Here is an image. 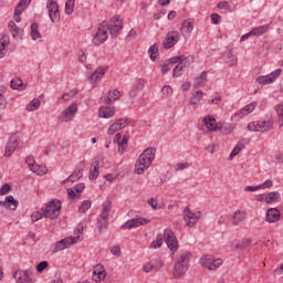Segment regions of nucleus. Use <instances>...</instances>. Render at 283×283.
Segmentation results:
<instances>
[{"instance_id":"f257e3e1","label":"nucleus","mask_w":283,"mask_h":283,"mask_svg":"<svg viewBox=\"0 0 283 283\" xmlns=\"http://www.w3.org/2000/svg\"><path fill=\"white\" fill-rule=\"evenodd\" d=\"M156 158V148H146L135 165V174H143L145 169H148Z\"/></svg>"},{"instance_id":"f03ea898","label":"nucleus","mask_w":283,"mask_h":283,"mask_svg":"<svg viewBox=\"0 0 283 283\" xmlns=\"http://www.w3.org/2000/svg\"><path fill=\"white\" fill-rule=\"evenodd\" d=\"M189 258H191V252H184L178 261L175 263L172 275L176 280H180L189 271Z\"/></svg>"},{"instance_id":"7ed1b4c3","label":"nucleus","mask_w":283,"mask_h":283,"mask_svg":"<svg viewBox=\"0 0 283 283\" xmlns=\"http://www.w3.org/2000/svg\"><path fill=\"white\" fill-rule=\"evenodd\" d=\"M61 216V200L52 199L43 209V217L49 220H56Z\"/></svg>"},{"instance_id":"20e7f679","label":"nucleus","mask_w":283,"mask_h":283,"mask_svg":"<svg viewBox=\"0 0 283 283\" xmlns=\"http://www.w3.org/2000/svg\"><path fill=\"white\" fill-rule=\"evenodd\" d=\"M203 123L209 132H216V129H220L221 134H231L233 130L230 124H222L220 127H218V124H216V117L211 115H207L203 118Z\"/></svg>"},{"instance_id":"39448f33","label":"nucleus","mask_w":283,"mask_h":283,"mask_svg":"<svg viewBox=\"0 0 283 283\" xmlns=\"http://www.w3.org/2000/svg\"><path fill=\"white\" fill-rule=\"evenodd\" d=\"M80 235L76 237H66L57 242L54 243L52 253H59V251H64V249H67L72 247V244H76L78 242Z\"/></svg>"},{"instance_id":"423d86ee","label":"nucleus","mask_w":283,"mask_h":283,"mask_svg":"<svg viewBox=\"0 0 283 283\" xmlns=\"http://www.w3.org/2000/svg\"><path fill=\"white\" fill-rule=\"evenodd\" d=\"M164 240L168 247V249H170V251L172 253H176V251H178V239L176 238V233L174 232V230L167 228L164 230Z\"/></svg>"},{"instance_id":"0eeeda50","label":"nucleus","mask_w":283,"mask_h":283,"mask_svg":"<svg viewBox=\"0 0 283 283\" xmlns=\"http://www.w3.org/2000/svg\"><path fill=\"white\" fill-rule=\"evenodd\" d=\"M105 25L109 31L111 36H113V39H116L120 30H123V20L120 19V17L115 15L111 19V23L107 24V22H105Z\"/></svg>"},{"instance_id":"6e6552de","label":"nucleus","mask_w":283,"mask_h":283,"mask_svg":"<svg viewBox=\"0 0 283 283\" xmlns=\"http://www.w3.org/2000/svg\"><path fill=\"white\" fill-rule=\"evenodd\" d=\"M273 128V123L265 120L252 122L248 125V132H269Z\"/></svg>"},{"instance_id":"1a4fd4ad","label":"nucleus","mask_w":283,"mask_h":283,"mask_svg":"<svg viewBox=\"0 0 283 283\" xmlns=\"http://www.w3.org/2000/svg\"><path fill=\"white\" fill-rule=\"evenodd\" d=\"M280 74H282V69L275 70L268 75H262L256 78V83L260 85H271V83H275L277 81Z\"/></svg>"},{"instance_id":"9d476101","label":"nucleus","mask_w":283,"mask_h":283,"mask_svg":"<svg viewBox=\"0 0 283 283\" xmlns=\"http://www.w3.org/2000/svg\"><path fill=\"white\" fill-rule=\"evenodd\" d=\"M76 112H78V105L71 104L62 112L60 117L61 123H70V120H73L74 116H76Z\"/></svg>"},{"instance_id":"9b49d317","label":"nucleus","mask_w":283,"mask_h":283,"mask_svg":"<svg viewBox=\"0 0 283 283\" xmlns=\"http://www.w3.org/2000/svg\"><path fill=\"white\" fill-rule=\"evenodd\" d=\"M178 41H180V34L178 31H169L164 39V49L171 50V48H174Z\"/></svg>"},{"instance_id":"f8f14e48","label":"nucleus","mask_w":283,"mask_h":283,"mask_svg":"<svg viewBox=\"0 0 283 283\" xmlns=\"http://www.w3.org/2000/svg\"><path fill=\"white\" fill-rule=\"evenodd\" d=\"M107 41V25L105 22H102L95 36L93 38L94 45H101Z\"/></svg>"},{"instance_id":"ddd939ff","label":"nucleus","mask_w":283,"mask_h":283,"mask_svg":"<svg viewBox=\"0 0 283 283\" xmlns=\"http://www.w3.org/2000/svg\"><path fill=\"white\" fill-rule=\"evenodd\" d=\"M46 8L49 10V17L52 23H56L61 17L59 15V2L54 0H49L46 3Z\"/></svg>"},{"instance_id":"4468645a","label":"nucleus","mask_w":283,"mask_h":283,"mask_svg":"<svg viewBox=\"0 0 283 283\" xmlns=\"http://www.w3.org/2000/svg\"><path fill=\"white\" fill-rule=\"evenodd\" d=\"M17 147H19V136L11 135L9 137L8 144L6 146L4 156L7 158H10V156H12V154H14Z\"/></svg>"},{"instance_id":"2eb2a0df","label":"nucleus","mask_w":283,"mask_h":283,"mask_svg":"<svg viewBox=\"0 0 283 283\" xmlns=\"http://www.w3.org/2000/svg\"><path fill=\"white\" fill-rule=\"evenodd\" d=\"M150 220L145 218L130 219L126 221L122 229H134V227H143V224H149Z\"/></svg>"},{"instance_id":"dca6fc26","label":"nucleus","mask_w":283,"mask_h":283,"mask_svg":"<svg viewBox=\"0 0 283 283\" xmlns=\"http://www.w3.org/2000/svg\"><path fill=\"white\" fill-rule=\"evenodd\" d=\"M13 277L17 283H34L32 281V277H30V274L25 270H17L13 273Z\"/></svg>"},{"instance_id":"f3484780","label":"nucleus","mask_w":283,"mask_h":283,"mask_svg":"<svg viewBox=\"0 0 283 283\" xmlns=\"http://www.w3.org/2000/svg\"><path fill=\"white\" fill-rule=\"evenodd\" d=\"M184 219L186 221V224L188 227H193L195 224H197L198 220H199V217L198 214L191 212V210L189 209V207H186L184 209Z\"/></svg>"},{"instance_id":"a211bd4d","label":"nucleus","mask_w":283,"mask_h":283,"mask_svg":"<svg viewBox=\"0 0 283 283\" xmlns=\"http://www.w3.org/2000/svg\"><path fill=\"white\" fill-rule=\"evenodd\" d=\"M177 57L179 59V63L174 67V71H172L174 77L182 76V73L178 71V67H180V70H185V67H188L189 65V57L185 55H177Z\"/></svg>"},{"instance_id":"6ab92c4d","label":"nucleus","mask_w":283,"mask_h":283,"mask_svg":"<svg viewBox=\"0 0 283 283\" xmlns=\"http://www.w3.org/2000/svg\"><path fill=\"white\" fill-rule=\"evenodd\" d=\"M255 107H258V103H255V102L250 103L249 105L243 107L240 112L235 113L233 115V119L240 120V118H242L243 116L251 114V112H253L255 109Z\"/></svg>"},{"instance_id":"aec40b11","label":"nucleus","mask_w":283,"mask_h":283,"mask_svg":"<svg viewBox=\"0 0 283 283\" xmlns=\"http://www.w3.org/2000/svg\"><path fill=\"white\" fill-rule=\"evenodd\" d=\"M0 207H4V209H11V211H17V207H19V201L14 199L12 195L6 197L3 201H0Z\"/></svg>"},{"instance_id":"412c9836","label":"nucleus","mask_w":283,"mask_h":283,"mask_svg":"<svg viewBox=\"0 0 283 283\" xmlns=\"http://www.w3.org/2000/svg\"><path fill=\"white\" fill-rule=\"evenodd\" d=\"M105 277H107V272L105 271V269L103 268V265L97 264L94 268L93 271V280L98 283V282H103V280H105Z\"/></svg>"},{"instance_id":"4be33fe9","label":"nucleus","mask_w":283,"mask_h":283,"mask_svg":"<svg viewBox=\"0 0 283 283\" xmlns=\"http://www.w3.org/2000/svg\"><path fill=\"white\" fill-rule=\"evenodd\" d=\"M107 66H99L97 67L91 75H90V82L91 83H97L103 76H105V73L107 72Z\"/></svg>"},{"instance_id":"5701e85b","label":"nucleus","mask_w":283,"mask_h":283,"mask_svg":"<svg viewBox=\"0 0 283 283\" xmlns=\"http://www.w3.org/2000/svg\"><path fill=\"white\" fill-rule=\"evenodd\" d=\"M282 214L280 213V210H277V208H270L268 209L266 212V222L273 223V222H277V220H280V217Z\"/></svg>"},{"instance_id":"b1692460","label":"nucleus","mask_w":283,"mask_h":283,"mask_svg":"<svg viewBox=\"0 0 283 283\" xmlns=\"http://www.w3.org/2000/svg\"><path fill=\"white\" fill-rule=\"evenodd\" d=\"M114 114H116L115 107L103 106L98 111L99 118H112L114 117Z\"/></svg>"},{"instance_id":"393cba45","label":"nucleus","mask_w":283,"mask_h":283,"mask_svg":"<svg viewBox=\"0 0 283 283\" xmlns=\"http://www.w3.org/2000/svg\"><path fill=\"white\" fill-rule=\"evenodd\" d=\"M8 45H10V36L4 34L0 39V59H3L8 54Z\"/></svg>"},{"instance_id":"a878e982","label":"nucleus","mask_w":283,"mask_h":283,"mask_svg":"<svg viewBox=\"0 0 283 283\" xmlns=\"http://www.w3.org/2000/svg\"><path fill=\"white\" fill-rule=\"evenodd\" d=\"M245 218L247 217H245L244 211L237 210L233 213L232 219H231L233 227H238V224H240L241 222H244Z\"/></svg>"},{"instance_id":"bb28decb","label":"nucleus","mask_w":283,"mask_h":283,"mask_svg":"<svg viewBox=\"0 0 283 283\" xmlns=\"http://www.w3.org/2000/svg\"><path fill=\"white\" fill-rule=\"evenodd\" d=\"M99 161L95 159L91 166L88 178L90 180H96L98 178Z\"/></svg>"},{"instance_id":"cd10ccee","label":"nucleus","mask_w":283,"mask_h":283,"mask_svg":"<svg viewBox=\"0 0 283 283\" xmlns=\"http://www.w3.org/2000/svg\"><path fill=\"white\" fill-rule=\"evenodd\" d=\"M180 32L182 34H191L193 32V22L191 20H185L181 24Z\"/></svg>"},{"instance_id":"c85d7f7f","label":"nucleus","mask_w":283,"mask_h":283,"mask_svg":"<svg viewBox=\"0 0 283 283\" xmlns=\"http://www.w3.org/2000/svg\"><path fill=\"white\" fill-rule=\"evenodd\" d=\"M244 145H249V139H242L239 142V144L233 148V150L230 154V159L238 156L244 149Z\"/></svg>"},{"instance_id":"c756f323","label":"nucleus","mask_w":283,"mask_h":283,"mask_svg":"<svg viewBox=\"0 0 283 283\" xmlns=\"http://www.w3.org/2000/svg\"><path fill=\"white\" fill-rule=\"evenodd\" d=\"M112 211V201L111 200H106L103 205H102V212H101V218H109V212Z\"/></svg>"},{"instance_id":"7c9ffc66","label":"nucleus","mask_w":283,"mask_h":283,"mask_svg":"<svg viewBox=\"0 0 283 283\" xmlns=\"http://www.w3.org/2000/svg\"><path fill=\"white\" fill-rule=\"evenodd\" d=\"M32 3V0H20V2L15 7V14H23V11L28 6Z\"/></svg>"},{"instance_id":"2f4dec72","label":"nucleus","mask_w":283,"mask_h":283,"mask_svg":"<svg viewBox=\"0 0 283 283\" xmlns=\"http://www.w3.org/2000/svg\"><path fill=\"white\" fill-rule=\"evenodd\" d=\"M108 220L109 218L99 217L97 220V229L99 233H105V231H107Z\"/></svg>"},{"instance_id":"473e14b6","label":"nucleus","mask_w":283,"mask_h":283,"mask_svg":"<svg viewBox=\"0 0 283 283\" xmlns=\"http://www.w3.org/2000/svg\"><path fill=\"white\" fill-rule=\"evenodd\" d=\"M30 171L36 174V176H45V174H48V168L45 166L35 164L34 166H32V168H30Z\"/></svg>"},{"instance_id":"72a5a7b5","label":"nucleus","mask_w":283,"mask_h":283,"mask_svg":"<svg viewBox=\"0 0 283 283\" xmlns=\"http://www.w3.org/2000/svg\"><path fill=\"white\" fill-rule=\"evenodd\" d=\"M268 31H269V24H265V25H261V27L252 29L250 31V34H252V36H260Z\"/></svg>"},{"instance_id":"f704fd0d","label":"nucleus","mask_w":283,"mask_h":283,"mask_svg":"<svg viewBox=\"0 0 283 283\" xmlns=\"http://www.w3.org/2000/svg\"><path fill=\"white\" fill-rule=\"evenodd\" d=\"M279 200H280V192H277V191L269 192L268 195H265L266 205L277 202Z\"/></svg>"},{"instance_id":"c9c22d12","label":"nucleus","mask_w":283,"mask_h":283,"mask_svg":"<svg viewBox=\"0 0 283 283\" xmlns=\"http://www.w3.org/2000/svg\"><path fill=\"white\" fill-rule=\"evenodd\" d=\"M31 38L33 41H39L41 39V33L39 32V24L36 22H33L31 24Z\"/></svg>"},{"instance_id":"e433bc0d","label":"nucleus","mask_w":283,"mask_h":283,"mask_svg":"<svg viewBox=\"0 0 283 283\" xmlns=\"http://www.w3.org/2000/svg\"><path fill=\"white\" fill-rule=\"evenodd\" d=\"M214 258L212 255H203L200 259V264L205 266L206 269H210L211 264L213 263Z\"/></svg>"},{"instance_id":"4c0bfd02","label":"nucleus","mask_w":283,"mask_h":283,"mask_svg":"<svg viewBox=\"0 0 283 283\" xmlns=\"http://www.w3.org/2000/svg\"><path fill=\"white\" fill-rule=\"evenodd\" d=\"M40 106H41V101L34 98L33 101H31V102L27 105V112H36V109H39Z\"/></svg>"},{"instance_id":"58836bf2","label":"nucleus","mask_w":283,"mask_h":283,"mask_svg":"<svg viewBox=\"0 0 283 283\" xmlns=\"http://www.w3.org/2000/svg\"><path fill=\"white\" fill-rule=\"evenodd\" d=\"M202 101V92L201 91H197L190 98L189 105H198V103H200Z\"/></svg>"},{"instance_id":"ea45409f","label":"nucleus","mask_w":283,"mask_h":283,"mask_svg":"<svg viewBox=\"0 0 283 283\" xmlns=\"http://www.w3.org/2000/svg\"><path fill=\"white\" fill-rule=\"evenodd\" d=\"M148 54L150 56L151 61H156V59H158V44H153L150 45V48L148 49Z\"/></svg>"},{"instance_id":"a19ab883","label":"nucleus","mask_w":283,"mask_h":283,"mask_svg":"<svg viewBox=\"0 0 283 283\" xmlns=\"http://www.w3.org/2000/svg\"><path fill=\"white\" fill-rule=\"evenodd\" d=\"M164 240H165V234H161V233L157 234L156 240H154L151 242V248L153 249H160V247H163Z\"/></svg>"},{"instance_id":"79ce46f5","label":"nucleus","mask_w":283,"mask_h":283,"mask_svg":"<svg viewBox=\"0 0 283 283\" xmlns=\"http://www.w3.org/2000/svg\"><path fill=\"white\" fill-rule=\"evenodd\" d=\"M195 81V87H200V85L207 81V71H203L201 74H199Z\"/></svg>"},{"instance_id":"37998d69","label":"nucleus","mask_w":283,"mask_h":283,"mask_svg":"<svg viewBox=\"0 0 283 283\" xmlns=\"http://www.w3.org/2000/svg\"><path fill=\"white\" fill-rule=\"evenodd\" d=\"M12 90H23V81L19 77H15L11 81Z\"/></svg>"},{"instance_id":"c03bdc74","label":"nucleus","mask_w":283,"mask_h":283,"mask_svg":"<svg viewBox=\"0 0 283 283\" xmlns=\"http://www.w3.org/2000/svg\"><path fill=\"white\" fill-rule=\"evenodd\" d=\"M116 125L118 126L119 129H125L129 123H132V119L129 118H119L116 122Z\"/></svg>"},{"instance_id":"a18cd8bd","label":"nucleus","mask_w":283,"mask_h":283,"mask_svg":"<svg viewBox=\"0 0 283 283\" xmlns=\"http://www.w3.org/2000/svg\"><path fill=\"white\" fill-rule=\"evenodd\" d=\"M92 208V201L91 200H84L82 205L80 206L81 213H85Z\"/></svg>"},{"instance_id":"49530a36","label":"nucleus","mask_w":283,"mask_h":283,"mask_svg":"<svg viewBox=\"0 0 283 283\" xmlns=\"http://www.w3.org/2000/svg\"><path fill=\"white\" fill-rule=\"evenodd\" d=\"M74 1L75 0H67L65 3V14L70 15L74 12Z\"/></svg>"},{"instance_id":"de8ad7c7","label":"nucleus","mask_w":283,"mask_h":283,"mask_svg":"<svg viewBox=\"0 0 283 283\" xmlns=\"http://www.w3.org/2000/svg\"><path fill=\"white\" fill-rule=\"evenodd\" d=\"M220 266H222V259H212L209 271H216V269H220Z\"/></svg>"},{"instance_id":"09e8293b","label":"nucleus","mask_w":283,"mask_h":283,"mask_svg":"<svg viewBox=\"0 0 283 283\" xmlns=\"http://www.w3.org/2000/svg\"><path fill=\"white\" fill-rule=\"evenodd\" d=\"M82 177L83 172L74 171L66 180H70V182H76V180H81Z\"/></svg>"},{"instance_id":"8fccbe9b","label":"nucleus","mask_w":283,"mask_h":283,"mask_svg":"<svg viewBox=\"0 0 283 283\" xmlns=\"http://www.w3.org/2000/svg\"><path fill=\"white\" fill-rule=\"evenodd\" d=\"M10 191H12V186H10V184H4L0 188V196H8Z\"/></svg>"},{"instance_id":"3c124183","label":"nucleus","mask_w":283,"mask_h":283,"mask_svg":"<svg viewBox=\"0 0 283 283\" xmlns=\"http://www.w3.org/2000/svg\"><path fill=\"white\" fill-rule=\"evenodd\" d=\"M48 266H50V263L48 261H41L36 266V271L38 273H43L44 269H46Z\"/></svg>"},{"instance_id":"603ef678","label":"nucleus","mask_w":283,"mask_h":283,"mask_svg":"<svg viewBox=\"0 0 283 283\" xmlns=\"http://www.w3.org/2000/svg\"><path fill=\"white\" fill-rule=\"evenodd\" d=\"M127 145V137L126 136H124L122 139H120V142H119V144H118V151L120 153V154H123L124 151H125V149H126V146Z\"/></svg>"},{"instance_id":"864d4df0","label":"nucleus","mask_w":283,"mask_h":283,"mask_svg":"<svg viewBox=\"0 0 283 283\" xmlns=\"http://www.w3.org/2000/svg\"><path fill=\"white\" fill-rule=\"evenodd\" d=\"M226 63H228V65H230V66H233V65H235V63H238V57L230 53L226 60Z\"/></svg>"},{"instance_id":"5fc2aeb1","label":"nucleus","mask_w":283,"mask_h":283,"mask_svg":"<svg viewBox=\"0 0 283 283\" xmlns=\"http://www.w3.org/2000/svg\"><path fill=\"white\" fill-rule=\"evenodd\" d=\"M116 132H120V128L118 127V124H116V122L109 126L107 134H109L111 136L113 134H116Z\"/></svg>"},{"instance_id":"6e6d98bb","label":"nucleus","mask_w":283,"mask_h":283,"mask_svg":"<svg viewBox=\"0 0 283 283\" xmlns=\"http://www.w3.org/2000/svg\"><path fill=\"white\" fill-rule=\"evenodd\" d=\"M260 189H271L273 187V180L268 179L263 184L259 185Z\"/></svg>"},{"instance_id":"4d7b16f0","label":"nucleus","mask_w":283,"mask_h":283,"mask_svg":"<svg viewBox=\"0 0 283 283\" xmlns=\"http://www.w3.org/2000/svg\"><path fill=\"white\" fill-rule=\"evenodd\" d=\"M217 8L220 10H231V4H229L227 1H222L218 3Z\"/></svg>"},{"instance_id":"13d9d810","label":"nucleus","mask_w":283,"mask_h":283,"mask_svg":"<svg viewBox=\"0 0 283 283\" xmlns=\"http://www.w3.org/2000/svg\"><path fill=\"white\" fill-rule=\"evenodd\" d=\"M148 205L154 209V211H157V209H160V206H158V201H156L154 198H150L148 200Z\"/></svg>"},{"instance_id":"bf43d9fd","label":"nucleus","mask_w":283,"mask_h":283,"mask_svg":"<svg viewBox=\"0 0 283 283\" xmlns=\"http://www.w3.org/2000/svg\"><path fill=\"white\" fill-rule=\"evenodd\" d=\"M41 218H43V212H33L31 214V220L32 222H39V220H41Z\"/></svg>"},{"instance_id":"052dcab7","label":"nucleus","mask_w":283,"mask_h":283,"mask_svg":"<svg viewBox=\"0 0 283 283\" xmlns=\"http://www.w3.org/2000/svg\"><path fill=\"white\" fill-rule=\"evenodd\" d=\"M25 163H27L29 169H32V167H34L36 165V161L34 160V157H32V156L27 157Z\"/></svg>"},{"instance_id":"680f3d73","label":"nucleus","mask_w":283,"mask_h":283,"mask_svg":"<svg viewBox=\"0 0 283 283\" xmlns=\"http://www.w3.org/2000/svg\"><path fill=\"white\" fill-rule=\"evenodd\" d=\"M239 243H241V251H244V249H247L248 247H251V240L249 239H243L239 241Z\"/></svg>"},{"instance_id":"e2e57ef3","label":"nucleus","mask_w":283,"mask_h":283,"mask_svg":"<svg viewBox=\"0 0 283 283\" xmlns=\"http://www.w3.org/2000/svg\"><path fill=\"white\" fill-rule=\"evenodd\" d=\"M23 34V29H20L19 27H15V29H13L12 31V35L14 39H17L18 36H21Z\"/></svg>"},{"instance_id":"0e129e2a","label":"nucleus","mask_w":283,"mask_h":283,"mask_svg":"<svg viewBox=\"0 0 283 283\" xmlns=\"http://www.w3.org/2000/svg\"><path fill=\"white\" fill-rule=\"evenodd\" d=\"M111 253L112 255H116V258H119L120 255V247L118 245H115L111 249Z\"/></svg>"},{"instance_id":"69168bd1","label":"nucleus","mask_w":283,"mask_h":283,"mask_svg":"<svg viewBox=\"0 0 283 283\" xmlns=\"http://www.w3.org/2000/svg\"><path fill=\"white\" fill-rule=\"evenodd\" d=\"M211 21H212L213 25H218L220 23V14L212 13L211 14Z\"/></svg>"},{"instance_id":"338daca9","label":"nucleus","mask_w":283,"mask_h":283,"mask_svg":"<svg viewBox=\"0 0 283 283\" xmlns=\"http://www.w3.org/2000/svg\"><path fill=\"white\" fill-rule=\"evenodd\" d=\"M73 189H74L77 193H83V191H85V184H77Z\"/></svg>"},{"instance_id":"774afa93","label":"nucleus","mask_w":283,"mask_h":283,"mask_svg":"<svg viewBox=\"0 0 283 283\" xmlns=\"http://www.w3.org/2000/svg\"><path fill=\"white\" fill-rule=\"evenodd\" d=\"M76 191L74 190V188H69L67 189V196L71 200H74V198H76Z\"/></svg>"}]
</instances>
